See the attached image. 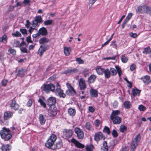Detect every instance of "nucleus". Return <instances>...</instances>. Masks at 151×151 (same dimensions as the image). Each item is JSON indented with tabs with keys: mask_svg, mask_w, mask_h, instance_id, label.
Segmentation results:
<instances>
[{
	"mask_svg": "<svg viewBox=\"0 0 151 151\" xmlns=\"http://www.w3.org/2000/svg\"><path fill=\"white\" fill-rule=\"evenodd\" d=\"M77 70L76 69H68L67 70L64 72V73L65 74H68V73H72L73 72H76Z\"/></svg>",
	"mask_w": 151,
	"mask_h": 151,
	"instance_id": "nucleus-41",
	"label": "nucleus"
},
{
	"mask_svg": "<svg viewBox=\"0 0 151 151\" xmlns=\"http://www.w3.org/2000/svg\"><path fill=\"white\" fill-rule=\"evenodd\" d=\"M32 103V100L29 99L27 102V105L28 107H30L31 106Z\"/></svg>",
	"mask_w": 151,
	"mask_h": 151,
	"instance_id": "nucleus-61",
	"label": "nucleus"
},
{
	"mask_svg": "<svg viewBox=\"0 0 151 151\" xmlns=\"http://www.w3.org/2000/svg\"><path fill=\"white\" fill-rule=\"evenodd\" d=\"M129 36L131 37H132L133 38H135L137 37L138 35L136 33H133L132 32H130L129 33Z\"/></svg>",
	"mask_w": 151,
	"mask_h": 151,
	"instance_id": "nucleus-56",
	"label": "nucleus"
},
{
	"mask_svg": "<svg viewBox=\"0 0 151 151\" xmlns=\"http://www.w3.org/2000/svg\"><path fill=\"white\" fill-rule=\"evenodd\" d=\"M47 50V47H46L41 45L38 50V54L40 56H41Z\"/></svg>",
	"mask_w": 151,
	"mask_h": 151,
	"instance_id": "nucleus-23",
	"label": "nucleus"
},
{
	"mask_svg": "<svg viewBox=\"0 0 151 151\" xmlns=\"http://www.w3.org/2000/svg\"><path fill=\"white\" fill-rule=\"evenodd\" d=\"M0 134L1 138L5 140H8L12 137V134L9 129L3 127L0 131Z\"/></svg>",
	"mask_w": 151,
	"mask_h": 151,
	"instance_id": "nucleus-2",
	"label": "nucleus"
},
{
	"mask_svg": "<svg viewBox=\"0 0 151 151\" xmlns=\"http://www.w3.org/2000/svg\"><path fill=\"white\" fill-rule=\"evenodd\" d=\"M111 45L113 47L116 49H117V46L116 44V41H113L111 42Z\"/></svg>",
	"mask_w": 151,
	"mask_h": 151,
	"instance_id": "nucleus-55",
	"label": "nucleus"
},
{
	"mask_svg": "<svg viewBox=\"0 0 151 151\" xmlns=\"http://www.w3.org/2000/svg\"><path fill=\"white\" fill-rule=\"evenodd\" d=\"M96 75L93 74L91 75L88 78V82L90 83H92L94 82L96 78Z\"/></svg>",
	"mask_w": 151,
	"mask_h": 151,
	"instance_id": "nucleus-32",
	"label": "nucleus"
},
{
	"mask_svg": "<svg viewBox=\"0 0 151 151\" xmlns=\"http://www.w3.org/2000/svg\"><path fill=\"white\" fill-rule=\"evenodd\" d=\"M71 141L72 143H74L76 147L78 148H82L84 147V145L80 143L73 138H72L71 139Z\"/></svg>",
	"mask_w": 151,
	"mask_h": 151,
	"instance_id": "nucleus-16",
	"label": "nucleus"
},
{
	"mask_svg": "<svg viewBox=\"0 0 151 151\" xmlns=\"http://www.w3.org/2000/svg\"><path fill=\"white\" fill-rule=\"evenodd\" d=\"M115 68L116 69L114 68H110L109 70L111 72V75L112 76L116 75L118 73L119 76L120 77L122 73L121 68L119 66L116 65H115Z\"/></svg>",
	"mask_w": 151,
	"mask_h": 151,
	"instance_id": "nucleus-7",
	"label": "nucleus"
},
{
	"mask_svg": "<svg viewBox=\"0 0 151 151\" xmlns=\"http://www.w3.org/2000/svg\"><path fill=\"white\" fill-rule=\"evenodd\" d=\"M79 95L80 98L82 99H86L88 98L87 93L86 92H85L84 91H81L80 92Z\"/></svg>",
	"mask_w": 151,
	"mask_h": 151,
	"instance_id": "nucleus-24",
	"label": "nucleus"
},
{
	"mask_svg": "<svg viewBox=\"0 0 151 151\" xmlns=\"http://www.w3.org/2000/svg\"><path fill=\"white\" fill-rule=\"evenodd\" d=\"M124 106L125 109H129L131 106V103L129 101H125L124 103Z\"/></svg>",
	"mask_w": 151,
	"mask_h": 151,
	"instance_id": "nucleus-34",
	"label": "nucleus"
},
{
	"mask_svg": "<svg viewBox=\"0 0 151 151\" xmlns=\"http://www.w3.org/2000/svg\"><path fill=\"white\" fill-rule=\"evenodd\" d=\"M58 112L57 107L55 106H50L48 110V114L51 117L56 116Z\"/></svg>",
	"mask_w": 151,
	"mask_h": 151,
	"instance_id": "nucleus-9",
	"label": "nucleus"
},
{
	"mask_svg": "<svg viewBox=\"0 0 151 151\" xmlns=\"http://www.w3.org/2000/svg\"><path fill=\"white\" fill-rule=\"evenodd\" d=\"M85 127L87 129L90 130L91 127V124L89 122H87L85 124Z\"/></svg>",
	"mask_w": 151,
	"mask_h": 151,
	"instance_id": "nucleus-51",
	"label": "nucleus"
},
{
	"mask_svg": "<svg viewBox=\"0 0 151 151\" xmlns=\"http://www.w3.org/2000/svg\"><path fill=\"white\" fill-rule=\"evenodd\" d=\"M13 46L14 47H17L19 45V42L16 40H14L12 42Z\"/></svg>",
	"mask_w": 151,
	"mask_h": 151,
	"instance_id": "nucleus-42",
	"label": "nucleus"
},
{
	"mask_svg": "<svg viewBox=\"0 0 151 151\" xmlns=\"http://www.w3.org/2000/svg\"><path fill=\"white\" fill-rule=\"evenodd\" d=\"M79 85L81 90H83L86 88V86L85 80L82 78L79 81Z\"/></svg>",
	"mask_w": 151,
	"mask_h": 151,
	"instance_id": "nucleus-19",
	"label": "nucleus"
},
{
	"mask_svg": "<svg viewBox=\"0 0 151 151\" xmlns=\"http://www.w3.org/2000/svg\"><path fill=\"white\" fill-rule=\"evenodd\" d=\"M53 20L51 19H49L45 21L44 22V24L45 25H48L51 24L53 22Z\"/></svg>",
	"mask_w": 151,
	"mask_h": 151,
	"instance_id": "nucleus-40",
	"label": "nucleus"
},
{
	"mask_svg": "<svg viewBox=\"0 0 151 151\" xmlns=\"http://www.w3.org/2000/svg\"><path fill=\"white\" fill-rule=\"evenodd\" d=\"M66 93L68 95H69L70 94V93H75L76 92L73 87L72 86L68 89V90L67 91Z\"/></svg>",
	"mask_w": 151,
	"mask_h": 151,
	"instance_id": "nucleus-35",
	"label": "nucleus"
},
{
	"mask_svg": "<svg viewBox=\"0 0 151 151\" xmlns=\"http://www.w3.org/2000/svg\"><path fill=\"white\" fill-rule=\"evenodd\" d=\"M12 115L11 112L7 111L4 113L3 116H0V123L1 125H7L8 119L10 118Z\"/></svg>",
	"mask_w": 151,
	"mask_h": 151,
	"instance_id": "nucleus-4",
	"label": "nucleus"
},
{
	"mask_svg": "<svg viewBox=\"0 0 151 151\" xmlns=\"http://www.w3.org/2000/svg\"><path fill=\"white\" fill-rule=\"evenodd\" d=\"M63 136L66 138L70 137L73 134V131L70 129H65L63 131Z\"/></svg>",
	"mask_w": 151,
	"mask_h": 151,
	"instance_id": "nucleus-15",
	"label": "nucleus"
},
{
	"mask_svg": "<svg viewBox=\"0 0 151 151\" xmlns=\"http://www.w3.org/2000/svg\"><path fill=\"white\" fill-rule=\"evenodd\" d=\"M8 52L10 54L13 55H15L16 53L15 50L12 49H9L8 50Z\"/></svg>",
	"mask_w": 151,
	"mask_h": 151,
	"instance_id": "nucleus-48",
	"label": "nucleus"
},
{
	"mask_svg": "<svg viewBox=\"0 0 151 151\" xmlns=\"http://www.w3.org/2000/svg\"><path fill=\"white\" fill-rule=\"evenodd\" d=\"M151 51V49L149 47H147L145 48L144 49V51H143V52L145 54H147L150 52Z\"/></svg>",
	"mask_w": 151,
	"mask_h": 151,
	"instance_id": "nucleus-47",
	"label": "nucleus"
},
{
	"mask_svg": "<svg viewBox=\"0 0 151 151\" xmlns=\"http://www.w3.org/2000/svg\"><path fill=\"white\" fill-rule=\"evenodd\" d=\"M138 109L140 111H144L146 109V107L142 105H139Z\"/></svg>",
	"mask_w": 151,
	"mask_h": 151,
	"instance_id": "nucleus-49",
	"label": "nucleus"
},
{
	"mask_svg": "<svg viewBox=\"0 0 151 151\" xmlns=\"http://www.w3.org/2000/svg\"><path fill=\"white\" fill-rule=\"evenodd\" d=\"M143 82L145 84H148L151 82V80L150 77L148 76H146L141 78Z\"/></svg>",
	"mask_w": 151,
	"mask_h": 151,
	"instance_id": "nucleus-22",
	"label": "nucleus"
},
{
	"mask_svg": "<svg viewBox=\"0 0 151 151\" xmlns=\"http://www.w3.org/2000/svg\"><path fill=\"white\" fill-rule=\"evenodd\" d=\"M20 31L23 35L26 34H27V31L26 29H20Z\"/></svg>",
	"mask_w": 151,
	"mask_h": 151,
	"instance_id": "nucleus-59",
	"label": "nucleus"
},
{
	"mask_svg": "<svg viewBox=\"0 0 151 151\" xmlns=\"http://www.w3.org/2000/svg\"><path fill=\"white\" fill-rule=\"evenodd\" d=\"M39 119L40 124L42 125L44 124L46 121V120L44 118L43 115L40 114L39 116Z\"/></svg>",
	"mask_w": 151,
	"mask_h": 151,
	"instance_id": "nucleus-27",
	"label": "nucleus"
},
{
	"mask_svg": "<svg viewBox=\"0 0 151 151\" xmlns=\"http://www.w3.org/2000/svg\"><path fill=\"white\" fill-rule=\"evenodd\" d=\"M112 135L114 137H116L118 136V134L117 132L114 130H113L112 131Z\"/></svg>",
	"mask_w": 151,
	"mask_h": 151,
	"instance_id": "nucleus-64",
	"label": "nucleus"
},
{
	"mask_svg": "<svg viewBox=\"0 0 151 151\" xmlns=\"http://www.w3.org/2000/svg\"><path fill=\"white\" fill-rule=\"evenodd\" d=\"M149 11H151V7L145 5L139 6L136 9V12L138 14H147Z\"/></svg>",
	"mask_w": 151,
	"mask_h": 151,
	"instance_id": "nucleus-3",
	"label": "nucleus"
},
{
	"mask_svg": "<svg viewBox=\"0 0 151 151\" xmlns=\"http://www.w3.org/2000/svg\"><path fill=\"white\" fill-rule=\"evenodd\" d=\"M74 131L79 139H82L84 136V133L83 130L78 127L74 129Z\"/></svg>",
	"mask_w": 151,
	"mask_h": 151,
	"instance_id": "nucleus-10",
	"label": "nucleus"
},
{
	"mask_svg": "<svg viewBox=\"0 0 151 151\" xmlns=\"http://www.w3.org/2000/svg\"><path fill=\"white\" fill-rule=\"evenodd\" d=\"M56 99L53 97H50L47 99L48 104L50 106H54L56 103Z\"/></svg>",
	"mask_w": 151,
	"mask_h": 151,
	"instance_id": "nucleus-17",
	"label": "nucleus"
},
{
	"mask_svg": "<svg viewBox=\"0 0 151 151\" xmlns=\"http://www.w3.org/2000/svg\"><path fill=\"white\" fill-rule=\"evenodd\" d=\"M101 122L99 119H96L94 122V124L96 127H98L101 124Z\"/></svg>",
	"mask_w": 151,
	"mask_h": 151,
	"instance_id": "nucleus-43",
	"label": "nucleus"
},
{
	"mask_svg": "<svg viewBox=\"0 0 151 151\" xmlns=\"http://www.w3.org/2000/svg\"><path fill=\"white\" fill-rule=\"evenodd\" d=\"M96 70L97 74L99 75H102L104 72V69L101 66H98L96 67Z\"/></svg>",
	"mask_w": 151,
	"mask_h": 151,
	"instance_id": "nucleus-21",
	"label": "nucleus"
},
{
	"mask_svg": "<svg viewBox=\"0 0 151 151\" xmlns=\"http://www.w3.org/2000/svg\"><path fill=\"white\" fill-rule=\"evenodd\" d=\"M103 147H104V149L107 151L108 150V147L107 145V143L106 141H104L103 143Z\"/></svg>",
	"mask_w": 151,
	"mask_h": 151,
	"instance_id": "nucleus-57",
	"label": "nucleus"
},
{
	"mask_svg": "<svg viewBox=\"0 0 151 151\" xmlns=\"http://www.w3.org/2000/svg\"><path fill=\"white\" fill-rule=\"evenodd\" d=\"M104 139V136L101 132H99L95 133L94 136V139L95 141L98 142L100 140L103 139Z\"/></svg>",
	"mask_w": 151,
	"mask_h": 151,
	"instance_id": "nucleus-11",
	"label": "nucleus"
},
{
	"mask_svg": "<svg viewBox=\"0 0 151 151\" xmlns=\"http://www.w3.org/2000/svg\"><path fill=\"white\" fill-rule=\"evenodd\" d=\"M8 82V81L6 79H4L1 82L2 86H6Z\"/></svg>",
	"mask_w": 151,
	"mask_h": 151,
	"instance_id": "nucleus-50",
	"label": "nucleus"
},
{
	"mask_svg": "<svg viewBox=\"0 0 151 151\" xmlns=\"http://www.w3.org/2000/svg\"><path fill=\"white\" fill-rule=\"evenodd\" d=\"M140 90L137 89H133L132 91V94L133 96H139L140 93Z\"/></svg>",
	"mask_w": 151,
	"mask_h": 151,
	"instance_id": "nucleus-26",
	"label": "nucleus"
},
{
	"mask_svg": "<svg viewBox=\"0 0 151 151\" xmlns=\"http://www.w3.org/2000/svg\"><path fill=\"white\" fill-rule=\"evenodd\" d=\"M55 89V85L52 83L45 84L43 86V90L46 93H48L51 91L52 92H54Z\"/></svg>",
	"mask_w": 151,
	"mask_h": 151,
	"instance_id": "nucleus-8",
	"label": "nucleus"
},
{
	"mask_svg": "<svg viewBox=\"0 0 151 151\" xmlns=\"http://www.w3.org/2000/svg\"><path fill=\"white\" fill-rule=\"evenodd\" d=\"M121 59L122 61L124 63H126L128 61V58L125 56V55H122Z\"/></svg>",
	"mask_w": 151,
	"mask_h": 151,
	"instance_id": "nucleus-38",
	"label": "nucleus"
},
{
	"mask_svg": "<svg viewBox=\"0 0 151 151\" xmlns=\"http://www.w3.org/2000/svg\"><path fill=\"white\" fill-rule=\"evenodd\" d=\"M49 41V39L46 37H43L41 38L39 41L40 44H42L48 42Z\"/></svg>",
	"mask_w": 151,
	"mask_h": 151,
	"instance_id": "nucleus-33",
	"label": "nucleus"
},
{
	"mask_svg": "<svg viewBox=\"0 0 151 151\" xmlns=\"http://www.w3.org/2000/svg\"><path fill=\"white\" fill-rule=\"evenodd\" d=\"M20 49L22 52L24 53H27V49L25 47L21 46Z\"/></svg>",
	"mask_w": 151,
	"mask_h": 151,
	"instance_id": "nucleus-58",
	"label": "nucleus"
},
{
	"mask_svg": "<svg viewBox=\"0 0 151 151\" xmlns=\"http://www.w3.org/2000/svg\"><path fill=\"white\" fill-rule=\"evenodd\" d=\"M141 136L139 134L137 135L135 137L134 140L132 141L130 151H134L138 145V143L140 141Z\"/></svg>",
	"mask_w": 151,
	"mask_h": 151,
	"instance_id": "nucleus-6",
	"label": "nucleus"
},
{
	"mask_svg": "<svg viewBox=\"0 0 151 151\" xmlns=\"http://www.w3.org/2000/svg\"><path fill=\"white\" fill-rule=\"evenodd\" d=\"M12 35L16 37H19L21 36L20 33L18 31H16L15 33L12 34Z\"/></svg>",
	"mask_w": 151,
	"mask_h": 151,
	"instance_id": "nucleus-52",
	"label": "nucleus"
},
{
	"mask_svg": "<svg viewBox=\"0 0 151 151\" xmlns=\"http://www.w3.org/2000/svg\"><path fill=\"white\" fill-rule=\"evenodd\" d=\"M56 95L60 97L65 98L66 95L63 92V90L60 88H57L56 90L55 89V91Z\"/></svg>",
	"mask_w": 151,
	"mask_h": 151,
	"instance_id": "nucleus-13",
	"label": "nucleus"
},
{
	"mask_svg": "<svg viewBox=\"0 0 151 151\" xmlns=\"http://www.w3.org/2000/svg\"><path fill=\"white\" fill-rule=\"evenodd\" d=\"M103 132H104L106 133L107 134H109L110 133V129L108 127L105 126L103 130Z\"/></svg>",
	"mask_w": 151,
	"mask_h": 151,
	"instance_id": "nucleus-46",
	"label": "nucleus"
},
{
	"mask_svg": "<svg viewBox=\"0 0 151 151\" xmlns=\"http://www.w3.org/2000/svg\"><path fill=\"white\" fill-rule=\"evenodd\" d=\"M24 70L22 69L18 70V73L17 74V75L18 76L21 77L23 76L24 75Z\"/></svg>",
	"mask_w": 151,
	"mask_h": 151,
	"instance_id": "nucleus-44",
	"label": "nucleus"
},
{
	"mask_svg": "<svg viewBox=\"0 0 151 151\" xmlns=\"http://www.w3.org/2000/svg\"><path fill=\"white\" fill-rule=\"evenodd\" d=\"M68 113L70 116L73 117L76 114V110L75 109L70 108L68 109Z\"/></svg>",
	"mask_w": 151,
	"mask_h": 151,
	"instance_id": "nucleus-20",
	"label": "nucleus"
},
{
	"mask_svg": "<svg viewBox=\"0 0 151 151\" xmlns=\"http://www.w3.org/2000/svg\"><path fill=\"white\" fill-rule=\"evenodd\" d=\"M38 32L40 35H41L42 36H45L47 34V30L44 27L40 28Z\"/></svg>",
	"mask_w": 151,
	"mask_h": 151,
	"instance_id": "nucleus-18",
	"label": "nucleus"
},
{
	"mask_svg": "<svg viewBox=\"0 0 151 151\" xmlns=\"http://www.w3.org/2000/svg\"><path fill=\"white\" fill-rule=\"evenodd\" d=\"M42 22V19L40 16L38 15L35 18V19L32 21V25L33 27H36L38 23H40Z\"/></svg>",
	"mask_w": 151,
	"mask_h": 151,
	"instance_id": "nucleus-14",
	"label": "nucleus"
},
{
	"mask_svg": "<svg viewBox=\"0 0 151 151\" xmlns=\"http://www.w3.org/2000/svg\"><path fill=\"white\" fill-rule=\"evenodd\" d=\"M82 73L84 75V77H86L89 75V72L88 70L87 69H84Z\"/></svg>",
	"mask_w": 151,
	"mask_h": 151,
	"instance_id": "nucleus-45",
	"label": "nucleus"
},
{
	"mask_svg": "<svg viewBox=\"0 0 151 151\" xmlns=\"http://www.w3.org/2000/svg\"><path fill=\"white\" fill-rule=\"evenodd\" d=\"M35 27H33V26L32 27H30V28L28 31L30 34H31L33 31V30L35 29Z\"/></svg>",
	"mask_w": 151,
	"mask_h": 151,
	"instance_id": "nucleus-60",
	"label": "nucleus"
},
{
	"mask_svg": "<svg viewBox=\"0 0 151 151\" xmlns=\"http://www.w3.org/2000/svg\"><path fill=\"white\" fill-rule=\"evenodd\" d=\"M7 37L6 35H4L2 37H0V42H3L4 43H6L7 42Z\"/></svg>",
	"mask_w": 151,
	"mask_h": 151,
	"instance_id": "nucleus-37",
	"label": "nucleus"
},
{
	"mask_svg": "<svg viewBox=\"0 0 151 151\" xmlns=\"http://www.w3.org/2000/svg\"><path fill=\"white\" fill-rule=\"evenodd\" d=\"M136 65L134 64H132L130 67V70L131 71H133L135 69Z\"/></svg>",
	"mask_w": 151,
	"mask_h": 151,
	"instance_id": "nucleus-62",
	"label": "nucleus"
},
{
	"mask_svg": "<svg viewBox=\"0 0 151 151\" xmlns=\"http://www.w3.org/2000/svg\"><path fill=\"white\" fill-rule=\"evenodd\" d=\"M88 110L91 112H93L95 111L94 108L91 106H90L88 107Z\"/></svg>",
	"mask_w": 151,
	"mask_h": 151,
	"instance_id": "nucleus-63",
	"label": "nucleus"
},
{
	"mask_svg": "<svg viewBox=\"0 0 151 151\" xmlns=\"http://www.w3.org/2000/svg\"><path fill=\"white\" fill-rule=\"evenodd\" d=\"M76 60L79 64H83L84 63L83 60L80 58H76Z\"/></svg>",
	"mask_w": 151,
	"mask_h": 151,
	"instance_id": "nucleus-53",
	"label": "nucleus"
},
{
	"mask_svg": "<svg viewBox=\"0 0 151 151\" xmlns=\"http://www.w3.org/2000/svg\"><path fill=\"white\" fill-rule=\"evenodd\" d=\"M64 53L65 55H69L71 51V48L69 47H65L64 48Z\"/></svg>",
	"mask_w": 151,
	"mask_h": 151,
	"instance_id": "nucleus-29",
	"label": "nucleus"
},
{
	"mask_svg": "<svg viewBox=\"0 0 151 151\" xmlns=\"http://www.w3.org/2000/svg\"><path fill=\"white\" fill-rule=\"evenodd\" d=\"M57 139L56 136L53 134H51L49 138L46 141L45 143V146L46 147L53 149L52 148V147L54 144V142H55Z\"/></svg>",
	"mask_w": 151,
	"mask_h": 151,
	"instance_id": "nucleus-5",
	"label": "nucleus"
},
{
	"mask_svg": "<svg viewBox=\"0 0 151 151\" xmlns=\"http://www.w3.org/2000/svg\"><path fill=\"white\" fill-rule=\"evenodd\" d=\"M9 104L11 109L15 110H17L19 108V105L16 103V101L14 99L11 100L9 102Z\"/></svg>",
	"mask_w": 151,
	"mask_h": 151,
	"instance_id": "nucleus-12",
	"label": "nucleus"
},
{
	"mask_svg": "<svg viewBox=\"0 0 151 151\" xmlns=\"http://www.w3.org/2000/svg\"><path fill=\"white\" fill-rule=\"evenodd\" d=\"M116 56H114L112 57H107L104 58H103V60H115L116 59Z\"/></svg>",
	"mask_w": 151,
	"mask_h": 151,
	"instance_id": "nucleus-54",
	"label": "nucleus"
},
{
	"mask_svg": "<svg viewBox=\"0 0 151 151\" xmlns=\"http://www.w3.org/2000/svg\"><path fill=\"white\" fill-rule=\"evenodd\" d=\"M44 99L43 98H40L38 101L40 105L42 106L44 108H45L46 107V104L44 101Z\"/></svg>",
	"mask_w": 151,
	"mask_h": 151,
	"instance_id": "nucleus-31",
	"label": "nucleus"
},
{
	"mask_svg": "<svg viewBox=\"0 0 151 151\" xmlns=\"http://www.w3.org/2000/svg\"><path fill=\"white\" fill-rule=\"evenodd\" d=\"M127 130V127L124 124L122 125L120 127L119 130L120 131L122 132H124L126 131Z\"/></svg>",
	"mask_w": 151,
	"mask_h": 151,
	"instance_id": "nucleus-39",
	"label": "nucleus"
},
{
	"mask_svg": "<svg viewBox=\"0 0 151 151\" xmlns=\"http://www.w3.org/2000/svg\"><path fill=\"white\" fill-rule=\"evenodd\" d=\"M93 145L91 144L87 145L86 147V150L87 151H93Z\"/></svg>",
	"mask_w": 151,
	"mask_h": 151,
	"instance_id": "nucleus-36",
	"label": "nucleus"
},
{
	"mask_svg": "<svg viewBox=\"0 0 151 151\" xmlns=\"http://www.w3.org/2000/svg\"><path fill=\"white\" fill-rule=\"evenodd\" d=\"M104 74L105 77L106 78H109L111 75L110 71L108 69L104 70Z\"/></svg>",
	"mask_w": 151,
	"mask_h": 151,
	"instance_id": "nucleus-28",
	"label": "nucleus"
},
{
	"mask_svg": "<svg viewBox=\"0 0 151 151\" xmlns=\"http://www.w3.org/2000/svg\"><path fill=\"white\" fill-rule=\"evenodd\" d=\"M120 114V112L119 110H115L112 111L111 116V119L112 121L114 124H118L122 122V118L119 116Z\"/></svg>",
	"mask_w": 151,
	"mask_h": 151,
	"instance_id": "nucleus-1",
	"label": "nucleus"
},
{
	"mask_svg": "<svg viewBox=\"0 0 151 151\" xmlns=\"http://www.w3.org/2000/svg\"><path fill=\"white\" fill-rule=\"evenodd\" d=\"M90 93L91 96L93 97H97L98 96L97 91L93 89H91L90 90Z\"/></svg>",
	"mask_w": 151,
	"mask_h": 151,
	"instance_id": "nucleus-25",
	"label": "nucleus"
},
{
	"mask_svg": "<svg viewBox=\"0 0 151 151\" xmlns=\"http://www.w3.org/2000/svg\"><path fill=\"white\" fill-rule=\"evenodd\" d=\"M2 151H6L10 150L11 149V147L8 144L5 145H3L1 147Z\"/></svg>",
	"mask_w": 151,
	"mask_h": 151,
	"instance_id": "nucleus-30",
	"label": "nucleus"
}]
</instances>
